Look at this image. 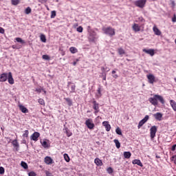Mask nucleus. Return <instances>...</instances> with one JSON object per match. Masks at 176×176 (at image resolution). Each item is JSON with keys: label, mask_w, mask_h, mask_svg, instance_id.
I'll use <instances>...</instances> for the list:
<instances>
[{"label": "nucleus", "mask_w": 176, "mask_h": 176, "mask_svg": "<svg viewBox=\"0 0 176 176\" xmlns=\"http://www.w3.org/2000/svg\"><path fill=\"white\" fill-rule=\"evenodd\" d=\"M153 31L155 35H157L158 36L162 35V31H160V30H159V28H157V27L156 25L153 26Z\"/></svg>", "instance_id": "14"}, {"label": "nucleus", "mask_w": 176, "mask_h": 176, "mask_svg": "<svg viewBox=\"0 0 176 176\" xmlns=\"http://www.w3.org/2000/svg\"><path fill=\"white\" fill-rule=\"evenodd\" d=\"M75 90H76V85H75V84H72L70 87V93H75Z\"/></svg>", "instance_id": "27"}, {"label": "nucleus", "mask_w": 176, "mask_h": 176, "mask_svg": "<svg viewBox=\"0 0 176 176\" xmlns=\"http://www.w3.org/2000/svg\"><path fill=\"white\" fill-rule=\"evenodd\" d=\"M79 61V60L76 59V61L73 62V65H76V62Z\"/></svg>", "instance_id": "61"}, {"label": "nucleus", "mask_w": 176, "mask_h": 176, "mask_svg": "<svg viewBox=\"0 0 176 176\" xmlns=\"http://www.w3.org/2000/svg\"><path fill=\"white\" fill-rule=\"evenodd\" d=\"M69 52L72 53V54H75V53H78V49L75 47H71L69 48Z\"/></svg>", "instance_id": "25"}, {"label": "nucleus", "mask_w": 176, "mask_h": 176, "mask_svg": "<svg viewBox=\"0 0 176 176\" xmlns=\"http://www.w3.org/2000/svg\"><path fill=\"white\" fill-rule=\"evenodd\" d=\"M110 70H111V69H110L109 67H101V71H102V72H105V71H106L107 72H109Z\"/></svg>", "instance_id": "38"}, {"label": "nucleus", "mask_w": 176, "mask_h": 176, "mask_svg": "<svg viewBox=\"0 0 176 176\" xmlns=\"http://www.w3.org/2000/svg\"><path fill=\"white\" fill-rule=\"evenodd\" d=\"M19 108L23 113H28V109L24 107L23 104H19Z\"/></svg>", "instance_id": "16"}, {"label": "nucleus", "mask_w": 176, "mask_h": 176, "mask_svg": "<svg viewBox=\"0 0 176 176\" xmlns=\"http://www.w3.org/2000/svg\"><path fill=\"white\" fill-rule=\"evenodd\" d=\"M172 5H173V6H175V1H172Z\"/></svg>", "instance_id": "64"}, {"label": "nucleus", "mask_w": 176, "mask_h": 176, "mask_svg": "<svg viewBox=\"0 0 176 176\" xmlns=\"http://www.w3.org/2000/svg\"><path fill=\"white\" fill-rule=\"evenodd\" d=\"M85 124L90 130H93V129H94V123H93V120H91V119L87 120L85 121Z\"/></svg>", "instance_id": "6"}, {"label": "nucleus", "mask_w": 176, "mask_h": 176, "mask_svg": "<svg viewBox=\"0 0 176 176\" xmlns=\"http://www.w3.org/2000/svg\"><path fill=\"white\" fill-rule=\"evenodd\" d=\"M143 52L144 53H146V54H150L151 57H153V56H155V50L153 49H150V50L143 49Z\"/></svg>", "instance_id": "11"}, {"label": "nucleus", "mask_w": 176, "mask_h": 176, "mask_svg": "<svg viewBox=\"0 0 176 176\" xmlns=\"http://www.w3.org/2000/svg\"><path fill=\"white\" fill-rule=\"evenodd\" d=\"M45 175H46V176H53L52 173H50V172H49L47 170H45Z\"/></svg>", "instance_id": "53"}, {"label": "nucleus", "mask_w": 176, "mask_h": 176, "mask_svg": "<svg viewBox=\"0 0 176 176\" xmlns=\"http://www.w3.org/2000/svg\"><path fill=\"white\" fill-rule=\"evenodd\" d=\"M142 120L144 121V123H146L148 120H149V116H145V117L144 118V119H142Z\"/></svg>", "instance_id": "47"}, {"label": "nucleus", "mask_w": 176, "mask_h": 176, "mask_svg": "<svg viewBox=\"0 0 176 176\" xmlns=\"http://www.w3.org/2000/svg\"><path fill=\"white\" fill-rule=\"evenodd\" d=\"M102 94H101V88H98L97 90V93L96 94V96L97 98H100V97H101Z\"/></svg>", "instance_id": "31"}, {"label": "nucleus", "mask_w": 176, "mask_h": 176, "mask_svg": "<svg viewBox=\"0 0 176 176\" xmlns=\"http://www.w3.org/2000/svg\"><path fill=\"white\" fill-rule=\"evenodd\" d=\"M134 5L138 8H140V9H143L145 8V5H146V0H138L134 1Z\"/></svg>", "instance_id": "4"}, {"label": "nucleus", "mask_w": 176, "mask_h": 176, "mask_svg": "<svg viewBox=\"0 0 176 176\" xmlns=\"http://www.w3.org/2000/svg\"><path fill=\"white\" fill-rule=\"evenodd\" d=\"M0 34H5V29L0 27Z\"/></svg>", "instance_id": "56"}, {"label": "nucleus", "mask_w": 176, "mask_h": 176, "mask_svg": "<svg viewBox=\"0 0 176 176\" xmlns=\"http://www.w3.org/2000/svg\"><path fill=\"white\" fill-rule=\"evenodd\" d=\"M102 126H105L107 131H111V124H109V122L107 121H104L102 122Z\"/></svg>", "instance_id": "17"}, {"label": "nucleus", "mask_w": 176, "mask_h": 176, "mask_svg": "<svg viewBox=\"0 0 176 176\" xmlns=\"http://www.w3.org/2000/svg\"><path fill=\"white\" fill-rule=\"evenodd\" d=\"M42 58H43V60H50V56H49L48 55H43Z\"/></svg>", "instance_id": "48"}, {"label": "nucleus", "mask_w": 176, "mask_h": 176, "mask_svg": "<svg viewBox=\"0 0 176 176\" xmlns=\"http://www.w3.org/2000/svg\"><path fill=\"white\" fill-rule=\"evenodd\" d=\"M90 26L87 27V30L89 34V40L91 42H94L95 41H96V39H98V36H97V33L94 32V30H90Z\"/></svg>", "instance_id": "2"}, {"label": "nucleus", "mask_w": 176, "mask_h": 176, "mask_svg": "<svg viewBox=\"0 0 176 176\" xmlns=\"http://www.w3.org/2000/svg\"><path fill=\"white\" fill-rule=\"evenodd\" d=\"M92 104H93V109H94V110L100 109V107H99L98 103H97V101L94 100V101L92 102Z\"/></svg>", "instance_id": "23"}, {"label": "nucleus", "mask_w": 176, "mask_h": 176, "mask_svg": "<svg viewBox=\"0 0 176 176\" xmlns=\"http://www.w3.org/2000/svg\"><path fill=\"white\" fill-rule=\"evenodd\" d=\"M111 74H112V76H113V78H114V79H118V78H119V76H118V74H116V71H115V70H113L112 72H111Z\"/></svg>", "instance_id": "39"}, {"label": "nucleus", "mask_w": 176, "mask_h": 176, "mask_svg": "<svg viewBox=\"0 0 176 176\" xmlns=\"http://www.w3.org/2000/svg\"><path fill=\"white\" fill-rule=\"evenodd\" d=\"M147 79L148 80V83H150L151 85H153L154 82H156L155 77L153 74H148L146 76Z\"/></svg>", "instance_id": "7"}, {"label": "nucleus", "mask_w": 176, "mask_h": 176, "mask_svg": "<svg viewBox=\"0 0 176 176\" xmlns=\"http://www.w3.org/2000/svg\"><path fill=\"white\" fill-rule=\"evenodd\" d=\"M40 39H41V42L46 43V36H45V34H41L40 36Z\"/></svg>", "instance_id": "35"}, {"label": "nucleus", "mask_w": 176, "mask_h": 176, "mask_svg": "<svg viewBox=\"0 0 176 176\" xmlns=\"http://www.w3.org/2000/svg\"><path fill=\"white\" fill-rule=\"evenodd\" d=\"M153 117L155 118V119H156V120H162V118H163V114L162 113H156L155 114H153Z\"/></svg>", "instance_id": "18"}, {"label": "nucleus", "mask_w": 176, "mask_h": 176, "mask_svg": "<svg viewBox=\"0 0 176 176\" xmlns=\"http://www.w3.org/2000/svg\"><path fill=\"white\" fill-rule=\"evenodd\" d=\"M102 31L106 35H109V36H113L116 34L115 29L111 26L107 27V28H105V27L102 28Z\"/></svg>", "instance_id": "3"}, {"label": "nucleus", "mask_w": 176, "mask_h": 176, "mask_svg": "<svg viewBox=\"0 0 176 176\" xmlns=\"http://www.w3.org/2000/svg\"><path fill=\"white\" fill-rule=\"evenodd\" d=\"M59 50L60 51L61 56H65V51L64 50L59 48Z\"/></svg>", "instance_id": "51"}, {"label": "nucleus", "mask_w": 176, "mask_h": 176, "mask_svg": "<svg viewBox=\"0 0 176 176\" xmlns=\"http://www.w3.org/2000/svg\"><path fill=\"white\" fill-rule=\"evenodd\" d=\"M94 163L98 167H101V166H102V161L101 160H100V158H96L94 160Z\"/></svg>", "instance_id": "20"}, {"label": "nucleus", "mask_w": 176, "mask_h": 176, "mask_svg": "<svg viewBox=\"0 0 176 176\" xmlns=\"http://www.w3.org/2000/svg\"><path fill=\"white\" fill-rule=\"evenodd\" d=\"M103 80H107V76H106V75H104V76H103Z\"/></svg>", "instance_id": "63"}, {"label": "nucleus", "mask_w": 176, "mask_h": 176, "mask_svg": "<svg viewBox=\"0 0 176 176\" xmlns=\"http://www.w3.org/2000/svg\"><path fill=\"white\" fill-rule=\"evenodd\" d=\"M38 102L41 105H45V100L43 99L40 98L38 99Z\"/></svg>", "instance_id": "44"}, {"label": "nucleus", "mask_w": 176, "mask_h": 176, "mask_svg": "<svg viewBox=\"0 0 176 176\" xmlns=\"http://www.w3.org/2000/svg\"><path fill=\"white\" fill-rule=\"evenodd\" d=\"M149 102L152 104V105H154V107H156L159 104L157 101H160L161 104H164V98H162V96L160 95H155L153 98H150L148 99Z\"/></svg>", "instance_id": "1"}, {"label": "nucleus", "mask_w": 176, "mask_h": 176, "mask_svg": "<svg viewBox=\"0 0 176 176\" xmlns=\"http://www.w3.org/2000/svg\"><path fill=\"white\" fill-rule=\"evenodd\" d=\"M22 144H27V140H25V139H23Z\"/></svg>", "instance_id": "60"}, {"label": "nucleus", "mask_w": 176, "mask_h": 176, "mask_svg": "<svg viewBox=\"0 0 176 176\" xmlns=\"http://www.w3.org/2000/svg\"><path fill=\"white\" fill-rule=\"evenodd\" d=\"M156 133H157V126H153L150 129V137L151 140H153L155 137H156Z\"/></svg>", "instance_id": "5"}, {"label": "nucleus", "mask_w": 176, "mask_h": 176, "mask_svg": "<svg viewBox=\"0 0 176 176\" xmlns=\"http://www.w3.org/2000/svg\"><path fill=\"white\" fill-rule=\"evenodd\" d=\"M29 176H36V173H35L34 172H30L28 173Z\"/></svg>", "instance_id": "52"}, {"label": "nucleus", "mask_w": 176, "mask_h": 176, "mask_svg": "<svg viewBox=\"0 0 176 176\" xmlns=\"http://www.w3.org/2000/svg\"><path fill=\"white\" fill-rule=\"evenodd\" d=\"M173 23H176V15L174 14L173 17L172 18Z\"/></svg>", "instance_id": "54"}, {"label": "nucleus", "mask_w": 176, "mask_h": 176, "mask_svg": "<svg viewBox=\"0 0 176 176\" xmlns=\"http://www.w3.org/2000/svg\"><path fill=\"white\" fill-rule=\"evenodd\" d=\"M136 23H145V19L142 16H140L137 19Z\"/></svg>", "instance_id": "30"}, {"label": "nucleus", "mask_w": 176, "mask_h": 176, "mask_svg": "<svg viewBox=\"0 0 176 176\" xmlns=\"http://www.w3.org/2000/svg\"><path fill=\"white\" fill-rule=\"evenodd\" d=\"M21 167L25 168V170H27V168H28V164H27L25 162L22 161L21 163Z\"/></svg>", "instance_id": "34"}, {"label": "nucleus", "mask_w": 176, "mask_h": 176, "mask_svg": "<svg viewBox=\"0 0 176 176\" xmlns=\"http://www.w3.org/2000/svg\"><path fill=\"white\" fill-rule=\"evenodd\" d=\"M170 107H172L173 111H175V112H176V102H175V101H174V100H170Z\"/></svg>", "instance_id": "22"}, {"label": "nucleus", "mask_w": 176, "mask_h": 176, "mask_svg": "<svg viewBox=\"0 0 176 176\" xmlns=\"http://www.w3.org/2000/svg\"><path fill=\"white\" fill-rule=\"evenodd\" d=\"M15 41H16L19 43H21L22 45H24V43H25V41L24 40L21 39V38H20V37H16L15 38Z\"/></svg>", "instance_id": "28"}, {"label": "nucleus", "mask_w": 176, "mask_h": 176, "mask_svg": "<svg viewBox=\"0 0 176 176\" xmlns=\"http://www.w3.org/2000/svg\"><path fill=\"white\" fill-rule=\"evenodd\" d=\"M11 143L14 146V148H16V151H19V148H20V144H19V142H17V139L12 140Z\"/></svg>", "instance_id": "13"}, {"label": "nucleus", "mask_w": 176, "mask_h": 176, "mask_svg": "<svg viewBox=\"0 0 176 176\" xmlns=\"http://www.w3.org/2000/svg\"><path fill=\"white\" fill-rule=\"evenodd\" d=\"M32 10L31 8L28 7L25 10V14H30V13H31Z\"/></svg>", "instance_id": "40"}, {"label": "nucleus", "mask_w": 176, "mask_h": 176, "mask_svg": "<svg viewBox=\"0 0 176 176\" xmlns=\"http://www.w3.org/2000/svg\"><path fill=\"white\" fill-rule=\"evenodd\" d=\"M175 148L176 146H175V144L172 146L171 148V151H173V152H174L175 151Z\"/></svg>", "instance_id": "58"}, {"label": "nucleus", "mask_w": 176, "mask_h": 176, "mask_svg": "<svg viewBox=\"0 0 176 176\" xmlns=\"http://www.w3.org/2000/svg\"><path fill=\"white\" fill-rule=\"evenodd\" d=\"M77 32H83V28L82 26H79L78 28H77Z\"/></svg>", "instance_id": "49"}, {"label": "nucleus", "mask_w": 176, "mask_h": 176, "mask_svg": "<svg viewBox=\"0 0 176 176\" xmlns=\"http://www.w3.org/2000/svg\"><path fill=\"white\" fill-rule=\"evenodd\" d=\"M118 52L120 56H123V54H126V52L124 51V50H123V48H118Z\"/></svg>", "instance_id": "26"}, {"label": "nucleus", "mask_w": 176, "mask_h": 176, "mask_svg": "<svg viewBox=\"0 0 176 176\" xmlns=\"http://www.w3.org/2000/svg\"><path fill=\"white\" fill-rule=\"evenodd\" d=\"M65 100L69 106L72 105V100H71L69 98H65Z\"/></svg>", "instance_id": "43"}, {"label": "nucleus", "mask_w": 176, "mask_h": 176, "mask_svg": "<svg viewBox=\"0 0 176 176\" xmlns=\"http://www.w3.org/2000/svg\"><path fill=\"white\" fill-rule=\"evenodd\" d=\"M41 136V133L39 132H34L31 136L30 140L32 141H38V138Z\"/></svg>", "instance_id": "8"}, {"label": "nucleus", "mask_w": 176, "mask_h": 176, "mask_svg": "<svg viewBox=\"0 0 176 176\" xmlns=\"http://www.w3.org/2000/svg\"><path fill=\"white\" fill-rule=\"evenodd\" d=\"M41 143L43 148H49V144H47V142H46L45 140H44L43 142H41Z\"/></svg>", "instance_id": "37"}, {"label": "nucleus", "mask_w": 176, "mask_h": 176, "mask_svg": "<svg viewBox=\"0 0 176 176\" xmlns=\"http://www.w3.org/2000/svg\"><path fill=\"white\" fill-rule=\"evenodd\" d=\"M63 131L66 134L67 137H71L72 135V132L68 129V127L65 126V125H64Z\"/></svg>", "instance_id": "12"}, {"label": "nucleus", "mask_w": 176, "mask_h": 176, "mask_svg": "<svg viewBox=\"0 0 176 176\" xmlns=\"http://www.w3.org/2000/svg\"><path fill=\"white\" fill-rule=\"evenodd\" d=\"M12 5L14 6H16V5H19L20 3V0H11Z\"/></svg>", "instance_id": "33"}, {"label": "nucleus", "mask_w": 176, "mask_h": 176, "mask_svg": "<svg viewBox=\"0 0 176 176\" xmlns=\"http://www.w3.org/2000/svg\"><path fill=\"white\" fill-rule=\"evenodd\" d=\"M144 124H145V122H144V120H140V121L139 122L138 128V129H141V127H142V126H144Z\"/></svg>", "instance_id": "36"}, {"label": "nucleus", "mask_w": 176, "mask_h": 176, "mask_svg": "<svg viewBox=\"0 0 176 176\" xmlns=\"http://www.w3.org/2000/svg\"><path fill=\"white\" fill-rule=\"evenodd\" d=\"M99 112H100V109L95 110L94 114L97 115V113H98Z\"/></svg>", "instance_id": "59"}, {"label": "nucleus", "mask_w": 176, "mask_h": 176, "mask_svg": "<svg viewBox=\"0 0 176 176\" xmlns=\"http://www.w3.org/2000/svg\"><path fill=\"white\" fill-rule=\"evenodd\" d=\"M69 85H73L71 82H67V87H69Z\"/></svg>", "instance_id": "62"}, {"label": "nucleus", "mask_w": 176, "mask_h": 176, "mask_svg": "<svg viewBox=\"0 0 176 176\" xmlns=\"http://www.w3.org/2000/svg\"><path fill=\"white\" fill-rule=\"evenodd\" d=\"M42 90H43V89H41V88H36V91L37 93H42Z\"/></svg>", "instance_id": "55"}, {"label": "nucleus", "mask_w": 176, "mask_h": 176, "mask_svg": "<svg viewBox=\"0 0 176 176\" xmlns=\"http://www.w3.org/2000/svg\"><path fill=\"white\" fill-rule=\"evenodd\" d=\"M124 157H125V159H130V157H131V153H130V151H124Z\"/></svg>", "instance_id": "24"}, {"label": "nucleus", "mask_w": 176, "mask_h": 176, "mask_svg": "<svg viewBox=\"0 0 176 176\" xmlns=\"http://www.w3.org/2000/svg\"><path fill=\"white\" fill-rule=\"evenodd\" d=\"M107 171L109 174H112V173H113V169L111 167H109L107 169Z\"/></svg>", "instance_id": "46"}, {"label": "nucleus", "mask_w": 176, "mask_h": 176, "mask_svg": "<svg viewBox=\"0 0 176 176\" xmlns=\"http://www.w3.org/2000/svg\"><path fill=\"white\" fill-rule=\"evenodd\" d=\"M8 73H3L0 75V82H6L8 80Z\"/></svg>", "instance_id": "10"}, {"label": "nucleus", "mask_w": 176, "mask_h": 176, "mask_svg": "<svg viewBox=\"0 0 176 176\" xmlns=\"http://www.w3.org/2000/svg\"><path fill=\"white\" fill-rule=\"evenodd\" d=\"M132 28L135 32H140V31H141V26L137 23H134L132 26Z\"/></svg>", "instance_id": "15"}, {"label": "nucleus", "mask_w": 176, "mask_h": 176, "mask_svg": "<svg viewBox=\"0 0 176 176\" xmlns=\"http://www.w3.org/2000/svg\"><path fill=\"white\" fill-rule=\"evenodd\" d=\"M56 11L54 10L51 12V16H50L51 19H54V17H56Z\"/></svg>", "instance_id": "45"}, {"label": "nucleus", "mask_w": 176, "mask_h": 176, "mask_svg": "<svg viewBox=\"0 0 176 176\" xmlns=\"http://www.w3.org/2000/svg\"><path fill=\"white\" fill-rule=\"evenodd\" d=\"M28 134H30V132L28 131V130H26L24 131L23 134V137L25 138H28Z\"/></svg>", "instance_id": "42"}, {"label": "nucleus", "mask_w": 176, "mask_h": 176, "mask_svg": "<svg viewBox=\"0 0 176 176\" xmlns=\"http://www.w3.org/2000/svg\"><path fill=\"white\" fill-rule=\"evenodd\" d=\"M113 142H114V144H116V148H117L118 149H119V148H120V142H119V140L115 139V140H113Z\"/></svg>", "instance_id": "32"}, {"label": "nucleus", "mask_w": 176, "mask_h": 176, "mask_svg": "<svg viewBox=\"0 0 176 176\" xmlns=\"http://www.w3.org/2000/svg\"><path fill=\"white\" fill-rule=\"evenodd\" d=\"M44 162L46 164H53V160L50 157H45Z\"/></svg>", "instance_id": "19"}, {"label": "nucleus", "mask_w": 176, "mask_h": 176, "mask_svg": "<svg viewBox=\"0 0 176 176\" xmlns=\"http://www.w3.org/2000/svg\"><path fill=\"white\" fill-rule=\"evenodd\" d=\"M38 2H40L41 3H46V2H47V0H38Z\"/></svg>", "instance_id": "57"}, {"label": "nucleus", "mask_w": 176, "mask_h": 176, "mask_svg": "<svg viewBox=\"0 0 176 176\" xmlns=\"http://www.w3.org/2000/svg\"><path fill=\"white\" fill-rule=\"evenodd\" d=\"M132 164H137L138 166H140V167L144 166V165L142 164V162H141V160H133L132 161Z\"/></svg>", "instance_id": "21"}, {"label": "nucleus", "mask_w": 176, "mask_h": 176, "mask_svg": "<svg viewBox=\"0 0 176 176\" xmlns=\"http://www.w3.org/2000/svg\"><path fill=\"white\" fill-rule=\"evenodd\" d=\"M7 79L10 85H14V79L13 78L12 72H8V76L7 77Z\"/></svg>", "instance_id": "9"}, {"label": "nucleus", "mask_w": 176, "mask_h": 176, "mask_svg": "<svg viewBox=\"0 0 176 176\" xmlns=\"http://www.w3.org/2000/svg\"><path fill=\"white\" fill-rule=\"evenodd\" d=\"M0 174H5V168L2 166H0Z\"/></svg>", "instance_id": "50"}, {"label": "nucleus", "mask_w": 176, "mask_h": 176, "mask_svg": "<svg viewBox=\"0 0 176 176\" xmlns=\"http://www.w3.org/2000/svg\"><path fill=\"white\" fill-rule=\"evenodd\" d=\"M116 134H118V135H122V129H120V128L118 127L116 129Z\"/></svg>", "instance_id": "41"}, {"label": "nucleus", "mask_w": 176, "mask_h": 176, "mask_svg": "<svg viewBox=\"0 0 176 176\" xmlns=\"http://www.w3.org/2000/svg\"><path fill=\"white\" fill-rule=\"evenodd\" d=\"M63 157H64L65 162H67V163H69V160H71V159H69V156L68 155V154L65 153L63 155Z\"/></svg>", "instance_id": "29"}]
</instances>
